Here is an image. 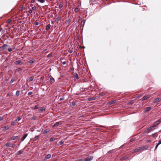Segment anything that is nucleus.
<instances>
[{
	"mask_svg": "<svg viewBox=\"0 0 161 161\" xmlns=\"http://www.w3.org/2000/svg\"><path fill=\"white\" fill-rule=\"evenodd\" d=\"M12 20L11 19L9 18L7 19V20L6 21V22L7 23L9 24L10 23H11L12 22Z\"/></svg>",
	"mask_w": 161,
	"mask_h": 161,
	"instance_id": "obj_21",
	"label": "nucleus"
},
{
	"mask_svg": "<svg viewBox=\"0 0 161 161\" xmlns=\"http://www.w3.org/2000/svg\"><path fill=\"white\" fill-rule=\"evenodd\" d=\"M34 76H31L29 79V81H31L33 80V79H34Z\"/></svg>",
	"mask_w": 161,
	"mask_h": 161,
	"instance_id": "obj_23",
	"label": "nucleus"
},
{
	"mask_svg": "<svg viewBox=\"0 0 161 161\" xmlns=\"http://www.w3.org/2000/svg\"><path fill=\"white\" fill-rule=\"evenodd\" d=\"M74 77L76 79H78L79 78L78 75L76 73H75L74 74Z\"/></svg>",
	"mask_w": 161,
	"mask_h": 161,
	"instance_id": "obj_16",
	"label": "nucleus"
},
{
	"mask_svg": "<svg viewBox=\"0 0 161 161\" xmlns=\"http://www.w3.org/2000/svg\"><path fill=\"white\" fill-rule=\"evenodd\" d=\"M76 105V103L75 102H73L70 103V105L71 106L74 107Z\"/></svg>",
	"mask_w": 161,
	"mask_h": 161,
	"instance_id": "obj_22",
	"label": "nucleus"
},
{
	"mask_svg": "<svg viewBox=\"0 0 161 161\" xmlns=\"http://www.w3.org/2000/svg\"><path fill=\"white\" fill-rule=\"evenodd\" d=\"M161 100V97H160L156 98H155L153 100V102L154 103H157Z\"/></svg>",
	"mask_w": 161,
	"mask_h": 161,
	"instance_id": "obj_5",
	"label": "nucleus"
},
{
	"mask_svg": "<svg viewBox=\"0 0 161 161\" xmlns=\"http://www.w3.org/2000/svg\"><path fill=\"white\" fill-rule=\"evenodd\" d=\"M32 10H30L29 11H28V13H29V14H31L32 13Z\"/></svg>",
	"mask_w": 161,
	"mask_h": 161,
	"instance_id": "obj_43",
	"label": "nucleus"
},
{
	"mask_svg": "<svg viewBox=\"0 0 161 161\" xmlns=\"http://www.w3.org/2000/svg\"><path fill=\"white\" fill-rule=\"evenodd\" d=\"M156 134H157V133H155L153 134L152 135V136L153 137H155L156 136Z\"/></svg>",
	"mask_w": 161,
	"mask_h": 161,
	"instance_id": "obj_42",
	"label": "nucleus"
},
{
	"mask_svg": "<svg viewBox=\"0 0 161 161\" xmlns=\"http://www.w3.org/2000/svg\"><path fill=\"white\" fill-rule=\"evenodd\" d=\"M125 159V157L122 158H121V159L122 160H124V159Z\"/></svg>",
	"mask_w": 161,
	"mask_h": 161,
	"instance_id": "obj_53",
	"label": "nucleus"
},
{
	"mask_svg": "<svg viewBox=\"0 0 161 161\" xmlns=\"http://www.w3.org/2000/svg\"><path fill=\"white\" fill-rule=\"evenodd\" d=\"M63 99V98H61L60 99V101H61V100H62Z\"/></svg>",
	"mask_w": 161,
	"mask_h": 161,
	"instance_id": "obj_55",
	"label": "nucleus"
},
{
	"mask_svg": "<svg viewBox=\"0 0 161 161\" xmlns=\"http://www.w3.org/2000/svg\"><path fill=\"white\" fill-rule=\"evenodd\" d=\"M51 56H52V54L51 53H50L47 55V57H51Z\"/></svg>",
	"mask_w": 161,
	"mask_h": 161,
	"instance_id": "obj_50",
	"label": "nucleus"
},
{
	"mask_svg": "<svg viewBox=\"0 0 161 161\" xmlns=\"http://www.w3.org/2000/svg\"><path fill=\"white\" fill-rule=\"evenodd\" d=\"M152 108L151 107H147L145 108V112H147L150 110Z\"/></svg>",
	"mask_w": 161,
	"mask_h": 161,
	"instance_id": "obj_11",
	"label": "nucleus"
},
{
	"mask_svg": "<svg viewBox=\"0 0 161 161\" xmlns=\"http://www.w3.org/2000/svg\"><path fill=\"white\" fill-rule=\"evenodd\" d=\"M50 26H51V25H50L49 24L47 25V27H46V30L47 31H48L49 30L50 28Z\"/></svg>",
	"mask_w": 161,
	"mask_h": 161,
	"instance_id": "obj_19",
	"label": "nucleus"
},
{
	"mask_svg": "<svg viewBox=\"0 0 161 161\" xmlns=\"http://www.w3.org/2000/svg\"><path fill=\"white\" fill-rule=\"evenodd\" d=\"M161 122V118L156 121L154 124V126L156 127Z\"/></svg>",
	"mask_w": 161,
	"mask_h": 161,
	"instance_id": "obj_4",
	"label": "nucleus"
},
{
	"mask_svg": "<svg viewBox=\"0 0 161 161\" xmlns=\"http://www.w3.org/2000/svg\"><path fill=\"white\" fill-rule=\"evenodd\" d=\"M85 21L84 20H83V21H82L81 22V24H82V23L83 24V25H84V23H85Z\"/></svg>",
	"mask_w": 161,
	"mask_h": 161,
	"instance_id": "obj_48",
	"label": "nucleus"
},
{
	"mask_svg": "<svg viewBox=\"0 0 161 161\" xmlns=\"http://www.w3.org/2000/svg\"><path fill=\"white\" fill-rule=\"evenodd\" d=\"M39 136H36L34 138V141H36V140L38 139H39Z\"/></svg>",
	"mask_w": 161,
	"mask_h": 161,
	"instance_id": "obj_24",
	"label": "nucleus"
},
{
	"mask_svg": "<svg viewBox=\"0 0 161 161\" xmlns=\"http://www.w3.org/2000/svg\"><path fill=\"white\" fill-rule=\"evenodd\" d=\"M32 92H29L28 93V95H31L32 94Z\"/></svg>",
	"mask_w": 161,
	"mask_h": 161,
	"instance_id": "obj_44",
	"label": "nucleus"
},
{
	"mask_svg": "<svg viewBox=\"0 0 161 161\" xmlns=\"http://www.w3.org/2000/svg\"><path fill=\"white\" fill-rule=\"evenodd\" d=\"M15 49L14 47H13V48H12L11 47L8 48V51L9 52H10L12 51L13 49Z\"/></svg>",
	"mask_w": 161,
	"mask_h": 161,
	"instance_id": "obj_20",
	"label": "nucleus"
},
{
	"mask_svg": "<svg viewBox=\"0 0 161 161\" xmlns=\"http://www.w3.org/2000/svg\"><path fill=\"white\" fill-rule=\"evenodd\" d=\"M59 143L60 145H62L63 143V142L62 141H60L59 142Z\"/></svg>",
	"mask_w": 161,
	"mask_h": 161,
	"instance_id": "obj_46",
	"label": "nucleus"
},
{
	"mask_svg": "<svg viewBox=\"0 0 161 161\" xmlns=\"http://www.w3.org/2000/svg\"><path fill=\"white\" fill-rule=\"evenodd\" d=\"M41 79H42V80H43V79H44V76H43V77H41Z\"/></svg>",
	"mask_w": 161,
	"mask_h": 161,
	"instance_id": "obj_56",
	"label": "nucleus"
},
{
	"mask_svg": "<svg viewBox=\"0 0 161 161\" xmlns=\"http://www.w3.org/2000/svg\"><path fill=\"white\" fill-rule=\"evenodd\" d=\"M150 97V96L149 95H146L144 96L142 98V100H145Z\"/></svg>",
	"mask_w": 161,
	"mask_h": 161,
	"instance_id": "obj_6",
	"label": "nucleus"
},
{
	"mask_svg": "<svg viewBox=\"0 0 161 161\" xmlns=\"http://www.w3.org/2000/svg\"><path fill=\"white\" fill-rule=\"evenodd\" d=\"M67 62H68V61H64L61 62V63L63 65H64L66 63H67Z\"/></svg>",
	"mask_w": 161,
	"mask_h": 161,
	"instance_id": "obj_29",
	"label": "nucleus"
},
{
	"mask_svg": "<svg viewBox=\"0 0 161 161\" xmlns=\"http://www.w3.org/2000/svg\"><path fill=\"white\" fill-rule=\"evenodd\" d=\"M21 70H22V69L21 68H18V69H16V70L17 71H20Z\"/></svg>",
	"mask_w": 161,
	"mask_h": 161,
	"instance_id": "obj_41",
	"label": "nucleus"
},
{
	"mask_svg": "<svg viewBox=\"0 0 161 161\" xmlns=\"http://www.w3.org/2000/svg\"><path fill=\"white\" fill-rule=\"evenodd\" d=\"M147 146L139 147L135 149L134 152L135 153L140 152L143 151L145 149H147Z\"/></svg>",
	"mask_w": 161,
	"mask_h": 161,
	"instance_id": "obj_1",
	"label": "nucleus"
},
{
	"mask_svg": "<svg viewBox=\"0 0 161 161\" xmlns=\"http://www.w3.org/2000/svg\"><path fill=\"white\" fill-rule=\"evenodd\" d=\"M39 108V106L38 105H36L35 107H34V109H37Z\"/></svg>",
	"mask_w": 161,
	"mask_h": 161,
	"instance_id": "obj_35",
	"label": "nucleus"
},
{
	"mask_svg": "<svg viewBox=\"0 0 161 161\" xmlns=\"http://www.w3.org/2000/svg\"><path fill=\"white\" fill-rule=\"evenodd\" d=\"M154 127H155L153 125V126H151L150 127L148 128L146 131V132L147 133H149L150 131L153 130L155 129Z\"/></svg>",
	"mask_w": 161,
	"mask_h": 161,
	"instance_id": "obj_2",
	"label": "nucleus"
},
{
	"mask_svg": "<svg viewBox=\"0 0 161 161\" xmlns=\"http://www.w3.org/2000/svg\"><path fill=\"white\" fill-rule=\"evenodd\" d=\"M72 52H73V51H72V50H70V51H69V52H70V53H72Z\"/></svg>",
	"mask_w": 161,
	"mask_h": 161,
	"instance_id": "obj_54",
	"label": "nucleus"
},
{
	"mask_svg": "<svg viewBox=\"0 0 161 161\" xmlns=\"http://www.w3.org/2000/svg\"><path fill=\"white\" fill-rule=\"evenodd\" d=\"M35 61V60L34 59H32L30 60L28 62V63L29 65H30L32 63H33Z\"/></svg>",
	"mask_w": 161,
	"mask_h": 161,
	"instance_id": "obj_10",
	"label": "nucleus"
},
{
	"mask_svg": "<svg viewBox=\"0 0 161 161\" xmlns=\"http://www.w3.org/2000/svg\"><path fill=\"white\" fill-rule=\"evenodd\" d=\"M50 130L49 129H46L43 131V134H46L49 133L50 132Z\"/></svg>",
	"mask_w": 161,
	"mask_h": 161,
	"instance_id": "obj_8",
	"label": "nucleus"
},
{
	"mask_svg": "<svg viewBox=\"0 0 161 161\" xmlns=\"http://www.w3.org/2000/svg\"><path fill=\"white\" fill-rule=\"evenodd\" d=\"M21 119V118L20 117H18L15 120L16 122L19 121Z\"/></svg>",
	"mask_w": 161,
	"mask_h": 161,
	"instance_id": "obj_27",
	"label": "nucleus"
},
{
	"mask_svg": "<svg viewBox=\"0 0 161 161\" xmlns=\"http://www.w3.org/2000/svg\"><path fill=\"white\" fill-rule=\"evenodd\" d=\"M63 5L62 4H60L59 5V8H61L63 7Z\"/></svg>",
	"mask_w": 161,
	"mask_h": 161,
	"instance_id": "obj_45",
	"label": "nucleus"
},
{
	"mask_svg": "<svg viewBox=\"0 0 161 161\" xmlns=\"http://www.w3.org/2000/svg\"><path fill=\"white\" fill-rule=\"evenodd\" d=\"M51 154H47V155L46 156V158L47 159H49V158H51Z\"/></svg>",
	"mask_w": 161,
	"mask_h": 161,
	"instance_id": "obj_26",
	"label": "nucleus"
},
{
	"mask_svg": "<svg viewBox=\"0 0 161 161\" xmlns=\"http://www.w3.org/2000/svg\"><path fill=\"white\" fill-rule=\"evenodd\" d=\"M8 46L6 44H3L2 47V51L5 50L8 47Z\"/></svg>",
	"mask_w": 161,
	"mask_h": 161,
	"instance_id": "obj_7",
	"label": "nucleus"
},
{
	"mask_svg": "<svg viewBox=\"0 0 161 161\" xmlns=\"http://www.w3.org/2000/svg\"><path fill=\"white\" fill-rule=\"evenodd\" d=\"M35 24L36 25H39V23L38 22H36L35 23Z\"/></svg>",
	"mask_w": 161,
	"mask_h": 161,
	"instance_id": "obj_51",
	"label": "nucleus"
},
{
	"mask_svg": "<svg viewBox=\"0 0 161 161\" xmlns=\"http://www.w3.org/2000/svg\"><path fill=\"white\" fill-rule=\"evenodd\" d=\"M15 146V144H13L12 146V147L14 148Z\"/></svg>",
	"mask_w": 161,
	"mask_h": 161,
	"instance_id": "obj_47",
	"label": "nucleus"
},
{
	"mask_svg": "<svg viewBox=\"0 0 161 161\" xmlns=\"http://www.w3.org/2000/svg\"><path fill=\"white\" fill-rule=\"evenodd\" d=\"M3 119V118L2 117L0 116V121L2 120Z\"/></svg>",
	"mask_w": 161,
	"mask_h": 161,
	"instance_id": "obj_49",
	"label": "nucleus"
},
{
	"mask_svg": "<svg viewBox=\"0 0 161 161\" xmlns=\"http://www.w3.org/2000/svg\"><path fill=\"white\" fill-rule=\"evenodd\" d=\"M45 109L46 108L44 107H41L39 109V110L41 112H42L43 111H44L45 110Z\"/></svg>",
	"mask_w": 161,
	"mask_h": 161,
	"instance_id": "obj_14",
	"label": "nucleus"
},
{
	"mask_svg": "<svg viewBox=\"0 0 161 161\" xmlns=\"http://www.w3.org/2000/svg\"><path fill=\"white\" fill-rule=\"evenodd\" d=\"M36 118V116H33L31 118V119L32 120H35Z\"/></svg>",
	"mask_w": 161,
	"mask_h": 161,
	"instance_id": "obj_40",
	"label": "nucleus"
},
{
	"mask_svg": "<svg viewBox=\"0 0 161 161\" xmlns=\"http://www.w3.org/2000/svg\"><path fill=\"white\" fill-rule=\"evenodd\" d=\"M74 11L75 12H78L79 11V9L77 8H75V9Z\"/></svg>",
	"mask_w": 161,
	"mask_h": 161,
	"instance_id": "obj_28",
	"label": "nucleus"
},
{
	"mask_svg": "<svg viewBox=\"0 0 161 161\" xmlns=\"http://www.w3.org/2000/svg\"><path fill=\"white\" fill-rule=\"evenodd\" d=\"M18 138V136H13L11 137L10 139L12 140H14L17 139Z\"/></svg>",
	"mask_w": 161,
	"mask_h": 161,
	"instance_id": "obj_9",
	"label": "nucleus"
},
{
	"mask_svg": "<svg viewBox=\"0 0 161 161\" xmlns=\"http://www.w3.org/2000/svg\"><path fill=\"white\" fill-rule=\"evenodd\" d=\"M115 102H114L113 101H111L109 102V104H113L115 103Z\"/></svg>",
	"mask_w": 161,
	"mask_h": 161,
	"instance_id": "obj_31",
	"label": "nucleus"
},
{
	"mask_svg": "<svg viewBox=\"0 0 161 161\" xmlns=\"http://www.w3.org/2000/svg\"><path fill=\"white\" fill-rule=\"evenodd\" d=\"M54 80V79L53 78V77H51V78H50V81L51 82H53V81Z\"/></svg>",
	"mask_w": 161,
	"mask_h": 161,
	"instance_id": "obj_34",
	"label": "nucleus"
},
{
	"mask_svg": "<svg viewBox=\"0 0 161 161\" xmlns=\"http://www.w3.org/2000/svg\"><path fill=\"white\" fill-rule=\"evenodd\" d=\"M54 141V138L53 137H52L50 139V141L52 142H53Z\"/></svg>",
	"mask_w": 161,
	"mask_h": 161,
	"instance_id": "obj_37",
	"label": "nucleus"
},
{
	"mask_svg": "<svg viewBox=\"0 0 161 161\" xmlns=\"http://www.w3.org/2000/svg\"><path fill=\"white\" fill-rule=\"evenodd\" d=\"M84 160L83 159L81 158H78L76 160V161H84Z\"/></svg>",
	"mask_w": 161,
	"mask_h": 161,
	"instance_id": "obj_32",
	"label": "nucleus"
},
{
	"mask_svg": "<svg viewBox=\"0 0 161 161\" xmlns=\"http://www.w3.org/2000/svg\"><path fill=\"white\" fill-rule=\"evenodd\" d=\"M38 1L41 3H43L45 2V0H38Z\"/></svg>",
	"mask_w": 161,
	"mask_h": 161,
	"instance_id": "obj_36",
	"label": "nucleus"
},
{
	"mask_svg": "<svg viewBox=\"0 0 161 161\" xmlns=\"http://www.w3.org/2000/svg\"><path fill=\"white\" fill-rule=\"evenodd\" d=\"M9 127L8 126H4L3 128V130L4 131H6L7 130L9 129Z\"/></svg>",
	"mask_w": 161,
	"mask_h": 161,
	"instance_id": "obj_12",
	"label": "nucleus"
},
{
	"mask_svg": "<svg viewBox=\"0 0 161 161\" xmlns=\"http://www.w3.org/2000/svg\"><path fill=\"white\" fill-rule=\"evenodd\" d=\"M32 9L33 10H34V11H35L36 10V8L35 6H34L33 7H32Z\"/></svg>",
	"mask_w": 161,
	"mask_h": 161,
	"instance_id": "obj_38",
	"label": "nucleus"
},
{
	"mask_svg": "<svg viewBox=\"0 0 161 161\" xmlns=\"http://www.w3.org/2000/svg\"><path fill=\"white\" fill-rule=\"evenodd\" d=\"M35 1V0H31V3H34Z\"/></svg>",
	"mask_w": 161,
	"mask_h": 161,
	"instance_id": "obj_52",
	"label": "nucleus"
},
{
	"mask_svg": "<svg viewBox=\"0 0 161 161\" xmlns=\"http://www.w3.org/2000/svg\"><path fill=\"white\" fill-rule=\"evenodd\" d=\"M14 79L13 78H12L10 81V82L11 83H12L14 82Z\"/></svg>",
	"mask_w": 161,
	"mask_h": 161,
	"instance_id": "obj_39",
	"label": "nucleus"
},
{
	"mask_svg": "<svg viewBox=\"0 0 161 161\" xmlns=\"http://www.w3.org/2000/svg\"><path fill=\"white\" fill-rule=\"evenodd\" d=\"M130 103V104H132V103Z\"/></svg>",
	"mask_w": 161,
	"mask_h": 161,
	"instance_id": "obj_58",
	"label": "nucleus"
},
{
	"mask_svg": "<svg viewBox=\"0 0 161 161\" xmlns=\"http://www.w3.org/2000/svg\"><path fill=\"white\" fill-rule=\"evenodd\" d=\"M11 143L10 142L7 143L5 145V146L7 148L10 146Z\"/></svg>",
	"mask_w": 161,
	"mask_h": 161,
	"instance_id": "obj_18",
	"label": "nucleus"
},
{
	"mask_svg": "<svg viewBox=\"0 0 161 161\" xmlns=\"http://www.w3.org/2000/svg\"><path fill=\"white\" fill-rule=\"evenodd\" d=\"M21 63V61L20 60L16 61L14 63L16 65L19 64Z\"/></svg>",
	"mask_w": 161,
	"mask_h": 161,
	"instance_id": "obj_15",
	"label": "nucleus"
},
{
	"mask_svg": "<svg viewBox=\"0 0 161 161\" xmlns=\"http://www.w3.org/2000/svg\"><path fill=\"white\" fill-rule=\"evenodd\" d=\"M20 91H16V95L17 96H18L20 94Z\"/></svg>",
	"mask_w": 161,
	"mask_h": 161,
	"instance_id": "obj_25",
	"label": "nucleus"
},
{
	"mask_svg": "<svg viewBox=\"0 0 161 161\" xmlns=\"http://www.w3.org/2000/svg\"><path fill=\"white\" fill-rule=\"evenodd\" d=\"M112 151L111 150L109 151V153H112Z\"/></svg>",
	"mask_w": 161,
	"mask_h": 161,
	"instance_id": "obj_57",
	"label": "nucleus"
},
{
	"mask_svg": "<svg viewBox=\"0 0 161 161\" xmlns=\"http://www.w3.org/2000/svg\"><path fill=\"white\" fill-rule=\"evenodd\" d=\"M23 151L19 150L17 152V154L18 155H19L22 154V153H23Z\"/></svg>",
	"mask_w": 161,
	"mask_h": 161,
	"instance_id": "obj_17",
	"label": "nucleus"
},
{
	"mask_svg": "<svg viewBox=\"0 0 161 161\" xmlns=\"http://www.w3.org/2000/svg\"><path fill=\"white\" fill-rule=\"evenodd\" d=\"M60 125L59 124V122H57L54 125V126H58V125Z\"/></svg>",
	"mask_w": 161,
	"mask_h": 161,
	"instance_id": "obj_30",
	"label": "nucleus"
},
{
	"mask_svg": "<svg viewBox=\"0 0 161 161\" xmlns=\"http://www.w3.org/2000/svg\"><path fill=\"white\" fill-rule=\"evenodd\" d=\"M27 134H25L21 139V141H23L27 136Z\"/></svg>",
	"mask_w": 161,
	"mask_h": 161,
	"instance_id": "obj_13",
	"label": "nucleus"
},
{
	"mask_svg": "<svg viewBox=\"0 0 161 161\" xmlns=\"http://www.w3.org/2000/svg\"><path fill=\"white\" fill-rule=\"evenodd\" d=\"M93 156H88L86 158H85L84 160L85 161H91L93 159Z\"/></svg>",
	"mask_w": 161,
	"mask_h": 161,
	"instance_id": "obj_3",
	"label": "nucleus"
},
{
	"mask_svg": "<svg viewBox=\"0 0 161 161\" xmlns=\"http://www.w3.org/2000/svg\"><path fill=\"white\" fill-rule=\"evenodd\" d=\"M16 123V121L15 120V121H13L11 122V125H14Z\"/></svg>",
	"mask_w": 161,
	"mask_h": 161,
	"instance_id": "obj_33",
	"label": "nucleus"
}]
</instances>
